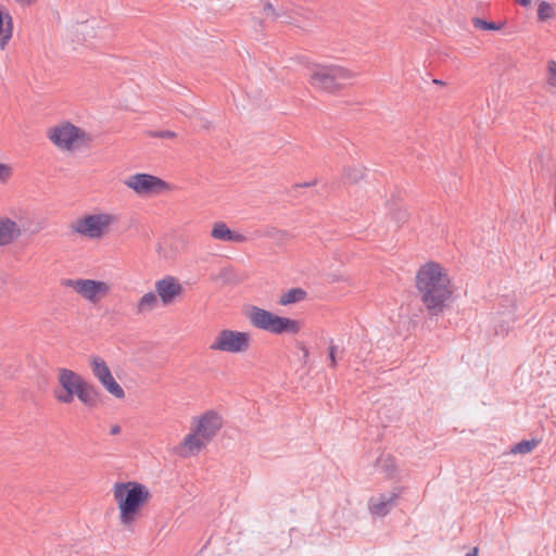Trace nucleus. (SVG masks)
Listing matches in <instances>:
<instances>
[{"instance_id":"nucleus-1","label":"nucleus","mask_w":556,"mask_h":556,"mask_svg":"<svg viewBox=\"0 0 556 556\" xmlns=\"http://www.w3.org/2000/svg\"><path fill=\"white\" fill-rule=\"evenodd\" d=\"M415 288L420 302L434 315L444 309L454 293L448 269L435 261H428L418 267Z\"/></svg>"},{"instance_id":"nucleus-2","label":"nucleus","mask_w":556,"mask_h":556,"mask_svg":"<svg viewBox=\"0 0 556 556\" xmlns=\"http://www.w3.org/2000/svg\"><path fill=\"white\" fill-rule=\"evenodd\" d=\"M112 497L117 509V523L126 531H132L151 500L149 488L138 481H116Z\"/></svg>"},{"instance_id":"nucleus-3","label":"nucleus","mask_w":556,"mask_h":556,"mask_svg":"<svg viewBox=\"0 0 556 556\" xmlns=\"http://www.w3.org/2000/svg\"><path fill=\"white\" fill-rule=\"evenodd\" d=\"M356 78V73L338 64L314 63L307 67L306 79L316 92L337 94Z\"/></svg>"},{"instance_id":"nucleus-4","label":"nucleus","mask_w":556,"mask_h":556,"mask_svg":"<svg viewBox=\"0 0 556 556\" xmlns=\"http://www.w3.org/2000/svg\"><path fill=\"white\" fill-rule=\"evenodd\" d=\"M56 387L53 396L61 404H72L75 397L86 406L96 404V391L78 372L60 367L55 370Z\"/></svg>"},{"instance_id":"nucleus-5","label":"nucleus","mask_w":556,"mask_h":556,"mask_svg":"<svg viewBox=\"0 0 556 556\" xmlns=\"http://www.w3.org/2000/svg\"><path fill=\"white\" fill-rule=\"evenodd\" d=\"M46 135L56 150L68 154L90 148L93 141L90 132L70 121L52 125Z\"/></svg>"},{"instance_id":"nucleus-6","label":"nucleus","mask_w":556,"mask_h":556,"mask_svg":"<svg viewBox=\"0 0 556 556\" xmlns=\"http://www.w3.org/2000/svg\"><path fill=\"white\" fill-rule=\"evenodd\" d=\"M244 316L250 325L255 329L269 332L275 336H296L303 328V323L299 319L279 316L256 305L245 307Z\"/></svg>"},{"instance_id":"nucleus-7","label":"nucleus","mask_w":556,"mask_h":556,"mask_svg":"<svg viewBox=\"0 0 556 556\" xmlns=\"http://www.w3.org/2000/svg\"><path fill=\"white\" fill-rule=\"evenodd\" d=\"M117 220V216L111 212L94 210L75 218L70 224V229L83 239L100 241L111 233Z\"/></svg>"},{"instance_id":"nucleus-8","label":"nucleus","mask_w":556,"mask_h":556,"mask_svg":"<svg viewBox=\"0 0 556 556\" xmlns=\"http://www.w3.org/2000/svg\"><path fill=\"white\" fill-rule=\"evenodd\" d=\"M61 285L73 291L81 301L90 305H99L112 293L113 286L110 281L94 278H67Z\"/></svg>"},{"instance_id":"nucleus-9","label":"nucleus","mask_w":556,"mask_h":556,"mask_svg":"<svg viewBox=\"0 0 556 556\" xmlns=\"http://www.w3.org/2000/svg\"><path fill=\"white\" fill-rule=\"evenodd\" d=\"M252 342V334L249 331L222 328L212 339L208 350L215 353L243 355L251 350Z\"/></svg>"},{"instance_id":"nucleus-10","label":"nucleus","mask_w":556,"mask_h":556,"mask_svg":"<svg viewBox=\"0 0 556 556\" xmlns=\"http://www.w3.org/2000/svg\"><path fill=\"white\" fill-rule=\"evenodd\" d=\"M124 185L140 198L157 197L172 190L167 181L144 173L128 176Z\"/></svg>"},{"instance_id":"nucleus-11","label":"nucleus","mask_w":556,"mask_h":556,"mask_svg":"<svg viewBox=\"0 0 556 556\" xmlns=\"http://www.w3.org/2000/svg\"><path fill=\"white\" fill-rule=\"evenodd\" d=\"M90 369L94 378L110 395L121 401L126 397L125 390L116 381L109 365L102 357L92 356L90 358Z\"/></svg>"},{"instance_id":"nucleus-12","label":"nucleus","mask_w":556,"mask_h":556,"mask_svg":"<svg viewBox=\"0 0 556 556\" xmlns=\"http://www.w3.org/2000/svg\"><path fill=\"white\" fill-rule=\"evenodd\" d=\"M223 424L222 415L215 409H208L193 417L190 427L211 442L223 428Z\"/></svg>"},{"instance_id":"nucleus-13","label":"nucleus","mask_w":556,"mask_h":556,"mask_svg":"<svg viewBox=\"0 0 556 556\" xmlns=\"http://www.w3.org/2000/svg\"><path fill=\"white\" fill-rule=\"evenodd\" d=\"M155 292L164 307L174 305L184 294V287L175 276H164L154 282Z\"/></svg>"},{"instance_id":"nucleus-14","label":"nucleus","mask_w":556,"mask_h":556,"mask_svg":"<svg viewBox=\"0 0 556 556\" xmlns=\"http://www.w3.org/2000/svg\"><path fill=\"white\" fill-rule=\"evenodd\" d=\"M210 443L203 435H200L190 427V431L184 437L176 447V452L184 458L199 455Z\"/></svg>"},{"instance_id":"nucleus-15","label":"nucleus","mask_w":556,"mask_h":556,"mask_svg":"<svg viewBox=\"0 0 556 556\" xmlns=\"http://www.w3.org/2000/svg\"><path fill=\"white\" fill-rule=\"evenodd\" d=\"M23 233L21 225L9 216H0V248L15 242Z\"/></svg>"},{"instance_id":"nucleus-16","label":"nucleus","mask_w":556,"mask_h":556,"mask_svg":"<svg viewBox=\"0 0 556 556\" xmlns=\"http://www.w3.org/2000/svg\"><path fill=\"white\" fill-rule=\"evenodd\" d=\"M211 237L214 240L231 243H244L248 241L247 236L230 229L224 222H216L212 225Z\"/></svg>"},{"instance_id":"nucleus-17","label":"nucleus","mask_w":556,"mask_h":556,"mask_svg":"<svg viewBox=\"0 0 556 556\" xmlns=\"http://www.w3.org/2000/svg\"><path fill=\"white\" fill-rule=\"evenodd\" d=\"M13 36V18L10 12L0 5V49L3 50Z\"/></svg>"},{"instance_id":"nucleus-18","label":"nucleus","mask_w":556,"mask_h":556,"mask_svg":"<svg viewBox=\"0 0 556 556\" xmlns=\"http://www.w3.org/2000/svg\"><path fill=\"white\" fill-rule=\"evenodd\" d=\"M161 305V300L155 291H148L143 293L135 305V311L137 314H148L152 311L156 309Z\"/></svg>"},{"instance_id":"nucleus-19","label":"nucleus","mask_w":556,"mask_h":556,"mask_svg":"<svg viewBox=\"0 0 556 556\" xmlns=\"http://www.w3.org/2000/svg\"><path fill=\"white\" fill-rule=\"evenodd\" d=\"M396 495H380L370 500V510L374 515L383 516L388 513L390 506L395 501Z\"/></svg>"},{"instance_id":"nucleus-20","label":"nucleus","mask_w":556,"mask_h":556,"mask_svg":"<svg viewBox=\"0 0 556 556\" xmlns=\"http://www.w3.org/2000/svg\"><path fill=\"white\" fill-rule=\"evenodd\" d=\"M306 298V292L301 288H292L282 292L278 299V304L288 306L303 301Z\"/></svg>"},{"instance_id":"nucleus-21","label":"nucleus","mask_w":556,"mask_h":556,"mask_svg":"<svg viewBox=\"0 0 556 556\" xmlns=\"http://www.w3.org/2000/svg\"><path fill=\"white\" fill-rule=\"evenodd\" d=\"M540 441L536 439L532 440H523L510 448L511 454H528L532 452L538 445Z\"/></svg>"},{"instance_id":"nucleus-22","label":"nucleus","mask_w":556,"mask_h":556,"mask_svg":"<svg viewBox=\"0 0 556 556\" xmlns=\"http://www.w3.org/2000/svg\"><path fill=\"white\" fill-rule=\"evenodd\" d=\"M538 17L542 22L554 18L555 10L553 5L546 1H542L538 8Z\"/></svg>"},{"instance_id":"nucleus-23","label":"nucleus","mask_w":556,"mask_h":556,"mask_svg":"<svg viewBox=\"0 0 556 556\" xmlns=\"http://www.w3.org/2000/svg\"><path fill=\"white\" fill-rule=\"evenodd\" d=\"M546 83L549 87L556 88V60H548L546 63Z\"/></svg>"},{"instance_id":"nucleus-24","label":"nucleus","mask_w":556,"mask_h":556,"mask_svg":"<svg viewBox=\"0 0 556 556\" xmlns=\"http://www.w3.org/2000/svg\"><path fill=\"white\" fill-rule=\"evenodd\" d=\"M344 176L351 181H358L364 176V170L358 166H348L344 168Z\"/></svg>"},{"instance_id":"nucleus-25","label":"nucleus","mask_w":556,"mask_h":556,"mask_svg":"<svg viewBox=\"0 0 556 556\" xmlns=\"http://www.w3.org/2000/svg\"><path fill=\"white\" fill-rule=\"evenodd\" d=\"M472 23L477 28L483 29V30H498L501 28L495 23L486 22L481 18H475L472 21Z\"/></svg>"},{"instance_id":"nucleus-26","label":"nucleus","mask_w":556,"mask_h":556,"mask_svg":"<svg viewBox=\"0 0 556 556\" xmlns=\"http://www.w3.org/2000/svg\"><path fill=\"white\" fill-rule=\"evenodd\" d=\"M13 168L9 164L0 163V182L7 184L12 177Z\"/></svg>"},{"instance_id":"nucleus-27","label":"nucleus","mask_w":556,"mask_h":556,"mask_svg":"<svg viewBox=\"0 0 556 556\" xmlns=\"http://www.w3.org/2000/svg\"><path fill=\"white\" fill-rule=\"evenodd\" d=\"M329 361H330V366L336 367L337 361H336V348L334 346H330V349H329Z\"/></svg>"},{"instance_id":"nucleus-28","label":"nucleus","mask_w":556,"mask_h":556,"mask_svg":"<svg viewBox=\"0 0 556 556\" xmlns=\"http://www.w3.org/2000/svg\"><path fill=\"white\" fill-rule=\"evenodd\" d=\"M521 7L528 8L531 4V0H516Z\"/></svg>"},{"instance_id":"nucleus-29","label":"nucleus","mask_w":556,"mask_h":556,"mask_svg":"<svg viewBox=\"0 0 556 556\" xmlns=\"http://www.w3.org/2000/svg\"><path fill=\"white\" fill-rule=\"evenodd\" d=\"M466 556H479L478 548H472Z\"/></svg>"},{"instance_id":"nucleus-30","label":"nucleus","mask_w":556,"mask_h":556,"mask_svg":"<svg viewBox=\"0 0 556 556\" xmlns=\"http://www.w3.org/2000/svg\"><path fill=\"white\" fill-rule=\"evenodd\" d=\"M432 83L434 85H438V86H445V83L443 80H440V79H433Z\"/></svg>"},{"instance_id":"nucleus-31","label":"nucleus","mask_w":556,"mask_h":556,"mask_svg":"<svg viewBox=\"0 0 556 556\" xmlns=\"http://www.w3.org/2000/svg\"><path fill=\"white\" fill-rule=\"evenodd\" d=\"M119 432V427L118 426H114L112 429H111V433L112 434H117Z\"/></svg>"},{"instance_id":"nucleus-32","label":"nucleus","mask_w":556,"mask_h":556,"mask_svg":"<svg viewBox=\"0 0 556 556\" xmlns=\"http://www.w3.org/2000/svg\"><path fill=\"white\" fill-rule=\"evenodd\" d=\"M166 137L172 138V137H174V134H173V132H170V131H167Z\"/></svg>"}]
</instances>
